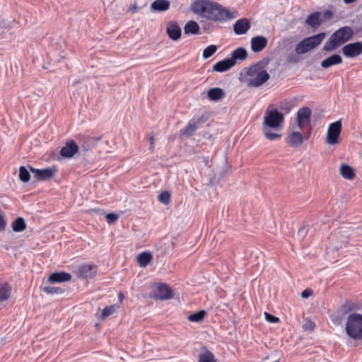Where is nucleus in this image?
Masks as SVG:
<instances>
[{
	"label": "nucleus",
	"mask_w": 362,
	"mask_h": 362,
	"mask_svg": "<svg viewBox=\"0 0 362 362\" xmlns=\"http://www.w3.org/2000/svg\"><path fill=\"white\" fill-rule=\"evenodd\" d=\"M78 151L77 144L73 141H69L60 151V154L64 158H71Z\"/></svg>",
	"instance_id": "15"
},
{
	"label": "nucleus",
	"mask_w": 362,
	"mask_h": 362,
	"mask_svg": "<svg viewBox=\"0 0 362 362\" xmlns=\"http://www.w3.org/2000/svg\"><path fill=\"white\" fill-rule=\"evenodd\" d=\"M118 308V306L116 305H112L110 306H107L105 308L101 313V318L105 319L107 317L111 315L114 313L116 312L117 309Z\"/></svg>",
	"instance_id": "33"
},
{
	"label": "nucleus",
	"mask_w": 362,
	"mask_h": 362,
	"mask_svg": "<svg viewBox=\"0 0 362 362\" xmlns=\"http://www.w3.org/2000/svg\"><path fill=\"white\" fill-rule=\"evenodd\" d=\"M265 319L267 321L271 323H276L279 321V319L274 315H270L269 313L265 312L264 313Z\"/></svg>",
	"instance_id": "38"
},
{
	"label": "nucleus",
	"mask_w": 362,
	"mask_h": 362,
	"mask_svg": "<svg viewBox=\"0 0 362 362\" xmlns=\"http://www.w3.org/2000/svg\"><path fill=\"white\" fill-rule=\"evenodd\" d=\"M217 50V47L214 45H211L206 47L203 51V58L206 59L211 57L212 55L215 54Z\"/></svg>",
	"instance_id": "35"
},
{
	"label": "nucleus",
	"mask_w": 362,
	"mask_h": 362,
	"mask_svg": "<svg viewBox=\"0 0 362 362\" xmlns=\"http://www.w3.org/2000/svg\"><path fill=\"white\" fill-rule=\"evenodd\" d=\"M199 30V26L198 23L194 21H189L187 22L184 28L185 34H197Z\"/></svg>",
	"instance_id": "27"
},
{
	"label": "nucleus",
	"mask_w": 362,
	"mask_h": 362,
	"mask_svg": "<svg viewBox=\"0 0 362 362\" xmlns=\"http://www.w3.org/2000/svg\"><path fill=\"white\" fill-rule=\"evenodd\" d=\"M199 362H216V360L214 354L211 351L206 350L199 355Z\"/></svg>",
	"instance_id": "31"
},
{
	"label": "nucleus",
	"mask_w": 362,
	"mask_h": 362,
	"mask_svg": "<svg viewBox=\"0 0 362 362\" xmlns=\"http://www.w3.org/2000/svg\"><path fill=\"white\" fill-rule=\"evenodd\" d=\"M354 32L351 28L344 26L336 30L324 45L323 49L331 52L351 39Z\"/></svg>",
	"instance_id": "4"
},
{
	"label": "nucleus",
	"mask_w": 362,
	"mask_h": 362,
	"mask_svg": "<svg viewBox=\"0 0 362 362\" xmlns=\"http://www.w3.org/2000/svg\"><path fill=\"white\" fill-rule=\"evenodd\" d=\"M19 178L23 182H28L30 180V173L24 166H21L19 168Z\"/></svg>",
	"instance_id": "34"
},
{
	"label": "nucleus",
	"mask_w": 362,
	"mask_h": 362,
	"mask_svg": "<svg viewBox=\"0 0 362 362\" xmlns=\"http://www.w3.org/2000/svg\"><path fill=\"white\" fill-rule=\"evenodd\" d=\"M311 116V110L304 107L300 108L297 112V126L300 130L303 129L308 124Z\"/></svg>",
	"instance_id": "11"
},
{
	"label": "nucleus",
	"mask_w": 362,
	"mask_h": 362,
	"mask_svg": "<svg viewBox=\"0 0 362 362\" xmlns=\"http://www.w3.org/2000/svg\"><path fill=\"white\" fill-rule=\"evenodd\" d=\"M91 211L93 212H99L100 211L99 209H92Z\"/></svg>",
	"instance_id": "46"
},
{
	"label": "nucleus",
	"mask_w": 362,
	"mask_h": 362,
	"mask_svg": "<svg viewBox=\"0 0 362 362\" xmlns=\"http://www.w3.org/2000/svg\"><path fill=\"white\" fill-rule=\"evenodd\" d=\"M325 36V33H320L317 35L305 37L296 45V52L298 54H304L308 53L320 45Z\"/></svg>",
	"instance_id": "6"
},
{
	"label": "nucleus",
	"mask_w": 362,
	"mask_h": 362,
	"mask_svg": "<svg viewBox=\"0 0 362 362\" xmlns=\"http://www.w3.org/2000/svg\"><path fill=\"white\" fill-rule=\"evenodd\" d=\"M340 173L344 178L347 180H352L355 176L353 168L346 164L341 165Z\"/></svg>",
	"instance_id": "28"
},
{
	"label": "nucleus",
	"mask_w": 362,
	"mask_h": 362,
	"mask_svg": "<svg viewBox=\"0 0 362 362\" xmlns=\"http://www.w3.org/2000/svg\"><path fill=\"white\" fill-rule=\"evenodd\" d=\"M13 230L15 232H21L25 228V223L23 218H17L12 223Z\"/></svg>",
	"instance_id": "30"
},
{
	"label": "nucleus",
	"mask_w": 362,
	"mask_h": 362,
	"mask_svg": "<svg viewBox=\"0 0 362 362\" xmlns=\"http://www.w3.org/2000/svg\"><path fill=\"white\" fill-rule=\"evenodd\" d=\"M167 33L170 39L177 40L180 37L181 29L177 23L171 22L168 25Z\"/></svg>",
	"instance_id": "20"
},
{
	"label": "nucleus",
	"mask_w": 362,
	"mask_h": 362,
	"mask_svg": "<svg viewBox=\"0 0 362 362\" xmlns=\"http://www.w3.org/2000/svg\"><path fill=\"white\" fill-rule=\"evenodd\" d=\"M44 291L48 294L62 293V290L58 287L54 286H45L44 288Z\"/></svg>",
	"instance_id": "37"
},
{
	"label": "nucleus",
	"mask_w": 362,
	"mask_h": 362,
	"mask_svg": "<svg viewBox=\"0 0 362 362\" xmlns=\"http://www.w3.org/2000/svg\"><path fill=\"white\" fill-rule=\"evenodd\" d=\"M170 3L167 0H156L151 6V10L153 11H165L169 8Z\"/></svg>",
	"instance_id": "23"
},
{
	"label": "nucleus",
	"mask_w": 362,
	"mask_h": 362,
	"mask_svg": "<svg viewBox=\"0 0 362 362\" xmlns=\"http://www.w3.org/2000/svg\"><path fill=\"white\" fill-rule=\"evenodd\" d=\"M203 122L204 119L202 117L199 116L194 117L189 120L187 125L180 131L181 134L187 137L191 136Z\"/></svg>",
	"instance_id": "10"
},
{
	"label": "nucleus",
	"mask_w": 362,
	"mask_h": 362,
	"mask_svg": "<svg viewBox=\"0 0 362 362\" xmlns=\"http://www.w3.org/2000/svg\"><path fill=\"white\" fill-rule=\"evenodd\" d=\"M267 45V40L263 36H255L251 39V49L254 52H259Z\"/></svg>",
	"instance_id": "16"
},
{
	"label": "nucleus",
	"mask_w": 362,
	"mask_h": 362,
	"mask_svg": "<svg viewBox=\"0 0 362 362\" xmlns=\"http://www.w3.org/2000/svg\"><path fill=\"white\" fill-rule=\"evenodd\" d=\"M269 62V59H264L245 69V81L247 86L258 88L269 79V74L266 69Z\"/></svg>",
	"instance_id": "3"
},
{
	"label": "nucleus",
	"mask_w": 362,
	"mask_h": 362,
	"mask_svg": "<svg viewBox=\"0 0 362 362\" xmlns=\"http://www.w3.org/2000/svg\"><path fill=\"white\" fill-rule=\"evenodd\" d=\"M345 330L349 337L356 340L362 339V315L350 314L347 317Z\"/></svg>",
	"instance_id": "5"
},
{
	"label": "nucleus",
	"mask_w": 362,
	"mask_h": 362,
	"mask_svg": "<svg viewBox=\"0 0 362 362\" xmlns=\"http://www.w3.org/2000/svg\"><path fill=\"white\" fill-rule=\"evenodd\" d=\"M158 201L163 204H168L170 202V193L168 191H164L158 195Z\"/></svg>",
	"instance_id": "36"
},
{
	"label": "nucleus",
	"mask_w": 362,
	"mask_h": 362,
	"mask_svg": "<svg viewBox=\"0 0 362 362\" xmlns=\"http://www.w3.org/2000/svg\"><path fill=\"white\" fill-rule=\"evenodd\" d=\"M95 269L94 265L90 264H81L77 271V274L80 277L85 279H91L94 276Z\"/></svg>",
	"instance_id": "14"
},
{
	"label": "nucleus",
	"mask_w": 362,
	"mask_h": 362,
	"mask_svg": "<svg viewBox=\"0 0 362 362\" xmlns=\"http://www.w3.org/2000/svg\"><path fill=\"white\" fill-rule=\"evenodd\" d=\"M247 52L246 49L244 48L240 47V48H238L232 52L231 57L230 59H233V62L235 64L237 60L243 61L247 58Z\"/></svg>",
	"instance_id": "26"
},
{
	"label": "nucleus",
	"mask_w": 362,
	"mask_h": 362,
	"mask_svg": "<svg viewBox=\"0 0 362 362\" xmlns=\"http://www.w3.org/2000/svg\"><path fill=\"white\" fill-rule=\"evenodd\" d=\"M205 315H206V312L204 310H199L195 313L189 315L188 316L187 319L190 322H201L204 319Z\"/></svg>",
	"instance_id": "32"
},
{
	"label": "nucleus",
	"mask_w": 362,
	"mask_h": 362,
	"mask_svg": "<svg viewBox=\"0 0 362 362\" xmlns=\"http://www.w3.org/2000/svg\"><path fill=\"white\" fill-rule=\"evenodd\" d=\"M32 173H33L35 177L38 180L45 181L53 177L57 170L55 167H51L44 169H37L34 168H30Z\"/></svg>",
	"instance_id": "8"
},
{
	"label": "nucleus",
	"mask_w": 362,
	"mask_h": 362,
	"mask_svg": "<svg viewBox=\"0 0 362 362\" xmlns=\"http://www.w3.org/2000/svg\"><path fill=\"white\" fill-rule=\"evenodd\" d=\"M173 292L170 288L165 284H157L154 288V297L166 300L172 298Z\"/></svg>",
	"instance_id": "12"
},
{
	"label": "nucleus",
	"mask_w": 362,
	"mask_h": 362,
	"mask_svg": "<svg viewBox=\"0 0 362 362\" xmlns=\"http://www.w3.org/2000/svg\"><path fill=\"white\" fill-rule=\"evenodd\" d=\"M6 225V223L3 216L0 214V231L5 229Z\"/></svg>",
	"instance_id": "40"
},
{
	"label": "nucleus",
	"mask_w": 362,
	"mask_h": 362,
	"mask_svg": "<svg viewBox=\"0 0 362 362\" xmlns=\"http://www.w3.org/2000/svg\"><path fill=\"white\" fill-rule=\"evenodd\" d=\"M152 255L150 252H143L137 257L138 264L142 267H146L152 259Z\"/></svg>",
	"instance_id": "25"
},
{
	"label": "nucleus",
	"mask_w": 362,
	"mask_h": 362,
	"mask_svg": "<svg viewBox=\"0 0 362 362\" xmlns=\"http://www.w3.org/2000/svg\"><path fill=\"white\" fill-rule=\"evenodd\" d=\"M304 231V229L303 228H300L298 231V233H303Z\"/></svg>",
	"instance_id": "47"
},
{
	"label": "nucleus",
	"mask_w": 362,
	"mask_h": 362,
	"mask_svg": "<svg viewBox=\"0 0 362 362\" xmlns=\"http://www.w3.org/2000/svg\"><path fill=\"white\" fill-rule=\"evenodd\" d=\"M224 91L220 88H214L209 90L207 96L209 100L217 101L224 96Z\"/></svg>",
	"instance_id": "24"
},
{
	"label": "nucleus",
	"mask_w": 362,
	"mask_h": 362,
	"mask_svg": "<svg viewBox=\"0 0 362 362\" xmlns=\"http://www.w3.org/2000/svg\"><path fill=\"white\" fill-rule=\"evenodd\" d=\"M286 141L291 147H298L303 142V134L298 131H293L288 134Z\"/></svg>",
	"instance_id": "17"
},
{
	"label": "nucleus",
	"mask_w": 362,
	"mask_h": 362,
	"mask_svg": "<svg viewBox=\"0 0 362 362\" xmlns=\"http://www.w3.org/2000/svg\"><path fill=\"white\" fill-rule=\"evenodd\" d=\"M124 298V296L122 293H119V300L121 302Z\"/></svg>",
	"instance_id": "43"
},
{
	"label": "nucleus",
	"mask_w": 362,
	"mask_h": 362,
	"mask_svg": "<svg viewBox=\"0 0 362 362\" xmlns=\"http://www.w3.org/2000/svg\"><path fill=\"white\" fill-rule=\"evenodd\" d=\"M305 329H313L315 327V324L312 322H308L304 325Z\"/></svg>",
	"instance_id": "42"
},
{
	"label": "nucleus",
	"mask_w": 362,
	"mask_h": 362,
	"mask_svg": "<svg viewBox=\"0 0 362 362\" xmlns=\"http://www.w3.org/2000/svg\"><path fill=\"white\" fill-rule=\"evenodd\" d=\"M11 295V288L8 284H0V301L7 300Z\"/></svg>",
	"instance_id": "29"
},
{
	"label": "nucleus",
	"mask_w": 362,
	"mask_h": 362,
	"mask_svg": "<svg viewBox=\"0 0 362 362\" xmlns=\"http://www.w3.org/2000/svg\"><path fill=\"white\" fill-rule=\"evenodd\" d=\"M250 27V22L247 18H240L233 25L234 33L238 35L245 34Z\"/></svg>",
	"instance_id": "13"
},
{
	"label": "nucleus",
	"mask_w": 362,
	"mask_h": 362,
	"mask_svg": "<svg viewBox=\"0 0 362 362\" xmlns=\"http://www.w3.org/2000/svg\"><path fill=\"white\" fill-rule=\"evenodd\" d=\"M284 122V115L274 105H269L265 111L262 131L265 137L274 141L281 137L280 133Z\"/></svg>",
	"instance_id": "2"
},
{
	"label": "nucleus",
	"mask_w": 362,
	"mask_h": 362,
	"mask_svg": "<svg viewBox=\"0 0 362 362\" xmlns=\"http://www.w3.org/2000/svg\"><path fill=\"white\" fill-rule=\"evenodd\" d=\"M71 276L67 272H55L49 275L48 280L51 283H62L71 279Z\"/></svg>",
	"instance_id": "19"
},
{
	"label": "nucleus",
	"mask_w": 362,
	"mask_h": 362,
	"mask_svg": "<svg viewBox=\"0 0 362 362\" xmlns=\"http://www.w3.org/2000/svg\"><path fill=\"white\" fill-rule=\"evenodd\" d=\"M150 142H151V147H152V146H153V136H151V137L150 138Z\"/></svg>",
	"instance_id": "45"
},
{
	"label": "nucleus",
	"mask_w": 362,
	"mask_h": 362,
	"mask_svg": "<svg viewBox=\"0 0 362 362\" xmlns=\"http://www.w3.org/2000/svg\"><path fill=\"white\" fill-rule=\"evenodd\" d=\"M118 218V216L114 213H110L105 216L106 221L110 223L116 221Z\"/></svg>",
	"instance_id": "39"
},
{
	"label": "nucleus",
	"mask_w": 362,
	"mask_h": 362,
	"mask_svg": "<svg viewBox=\"0 0 362 362\" xmlns=\"http://www.w3.org/2000/svg\"><path fill=\"white\" fill-rule=\"evenodd\" d=\"M341 122L340 120L332 123L327 130L326 142L329 145L339 143V138L341 132Z\"/></svg>",
	"instance_id": "7"
},
{
	"label": "nucleus",
	"mask_w": 362,
	"mask_h": 362,
	"mask_svg": "<svg viewBox=\"0 0 362 362\" xmlns=\"http://www.w3.org/2000/svg\"><path fill=\"white\" fill-rule=\"evenodd\" d=\"M342 52L348 58H354L362 54V42H356L346 45Z\"/></svg>",
	"instance_id": "9"
},
{
	"label": "nucleus",
	"mask_w": 362,
	"mask_h": 362,
	"mask_svg": "<svg viewBox=\"0 0 362 362\" xmlns=\"http://www.w3.org/2000/svg\"><path fill=\"white\" fill-rule=\"evenodd\" d=\"M192 10L203 18L218 23H224L238 16L237 11L230 10L218 3L206 0L196 1L192 5Z\"/></svg>",
	"instance_id": "1"
},
{
	"label": "nucleus",
	"mask_w": 362,
	"mask_h": 362,
	"mask_svg": "<svg viewBox=\"0 0 362 362\" xmlns=\"http://www.w3.org/2000/svg\"><path fill=\"white\" fill-rule=\"evenodd\" d=\"M342 62V58L339 54H333L324 59L321 62V66L324 69H327L332 66L340 64Z\"/></svg>",
	"instance_id": "21"
},
{
	"label": "nucleus",
	"mask_w": 362,
	"mask_h": 362,
	"mask_svg": "<svg viewBox=\"0 0 362 362\" xmlns=\"http://www.w3.org/2000/svg\"><path fill=\"white\" fill-rule=\"evenodd\" d=\"M320 16L321 14L320 12H314L307 17L305 23L313 28H317L321 24Z\"/></svg>",
	"instance_id": "22"
},
{
	"label": "nucleus",
	"mask_w": 362,
	"mask_h": 362,
	"mask_svg": "<svg viewBox=\"0 0 362 362\" xmlns=\"http://www.w3.org/2000/svg\"><path fill=\"white\" fill-rule=\"evenodd\" d=\"M312 291L310 289H305L304 290L302 293H301V296L304 298H308L310 296H311L312 294Z\"/></svg>",
	"instance_id": "41"
},
{
	"label": "nucleus",
	"mask_w": 362,
	"mask_h": 362,
	"mask_svg": "<svg viewBox=\"0 0 362 362\" xmlns=\"http://www.w3.org/2000/svg\"><path fill=\"white\" fill-rule=\"evenodd\" d=\"M234 65L235 62H233V59L227 58L216 63L213 66V69L218 72H223L230 69Z\"/></svg>",
	"instance_id": "18"
},
{
	"label": "nucleus",
	"mask_w": 362,
	"mask_h": 362,
	"mask_svg": "<svg viewBox=\"0 0 362 362\" xmlns=\"http://www.w3.org/2000/svg\"><path fill=\"white\" fill-rule=\"evenodd\" d=\"M356 0H344V1L346 3V4H351L354 1H356Z\"/></svg>",
	"instance_id": "44"
}]
</instances>
